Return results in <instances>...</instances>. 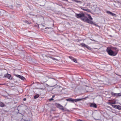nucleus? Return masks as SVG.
Masks as SVG:
<instances>
[{
  "instance_id": "36",
  "label": "nucleus",
  "mask_w": 121,
  "mask_h": 121,
  "mask_svg": "<svg viewBox=\"0 0 121 121\" xmlns=\"http://www.w3.org/2000/svg\"><path fill=\"white\" fill-rule=\"evenodd\" d=\"M37 26V25H34V26L35 27H36V26Z\"/></svg>"
},
{
  "instance_id": "2",
  "label": "nucleus",
  "mask_w": 121,
  "mask_h": 121,
  "mask_svg": "<svg viewBox=\"0 0 121 121\" xmlns=\"http://www.w3.org/2000/svg\"><path fill=\"white\" fill-rule=\"evenodd\" d=\"M113 49L116 51L114 52L110 48H108L106 51L108 54L110 56H115L116 55L118 51V50L116 48H114Z\"/></svg>"
},
{
  "instance_id": "40",
  "label": "nucleus",
  "mask_w": 121,
  "mask_h": 121,
  "mask_svg": "<svg viewBox=\"0 0 121 121\" xmlns=\"http://www.w3.org/2000/svg\"><path fill=\"white\" fill-rule=\"evenodd\" d=\"M47 28H45V29H47Z\"/></svg>"
},
{
  "instance_id": "35",
  "label": "nucleus",
  "mask_w": 121,
  "mask_h": 121,
  "mask_svg": "<svg viewBox=\"0 0 121 121\" xmlns=\"http://www.w3.org/2000/svg\"><path fill=\"white\" fill-rule=\"evenodd\" d=\"M55 96L54 95H53L52 96V98H54L55 97Z\"/></svg>"
},
{
  "instance_id": "26",
  "label": "nucleus",
  "mask_w": 121,
  "mask_h": 121,
  "mask_svg": "<svg viewBox=\"0 0 121 121\" xmlns=\"http://www.w3.org/2000/svg\"><path fill=\"white\" fill-rule=\"evenodd\" d=\"M3 15V14L0 11V16H2Z\"/></svg>"
},
{
  "instance_id": "27",
  "label": "nucleus",
  "mask_w": 121,
  "mask_h": 121,
  "mask_svg": "<svg viewBox=\"0 0 121 121\" xmlns=\"http://www.w3.org/2000/svg\"><path fill=\"white\" fill-rule=\"evenodd\" d=\"M91 88V87H87L86 88V89L87 90H89L90 89V88Z\"/></svg>"
},
{
  "instance_id": "6",
  "label": "nucleus",
  "mask_w": 121,
  "mask_h": 121,
  "mask_svg": "<svg viewBox=\"0 0 121 121\" xmlns=\"http://www.w3.org/2000/svg\"><path fill=\"white\" fill-rule=\"evenodd\" d=\"M4 76L5 77H7L8 79L10 80H12V77H11V75L10 74H8V73L6 74Z\"/></svg>"
},
{
  "instance_id": "37",
  "label": "nucleus",
  "mask_w": 121,
  "mask_h": 121,
  "mask_svg": "<svg viewBox=\"0 0 121 121\" xmlns=\"http://www.w3.org/2000/svg\"><path fill=\"white\" fill-rule=\"evenodd\" d=\"M41 25V26H44V25Z\"/></svg>"
},
{
  "instance_id": "16",
  "label": "nucleus",
  "mask_w": 121,
  "mask_h": 121,
  "mask_svg": "<svg viewBox=\"0 0 121 121\" xmlns=\"http://www.w3.org/2000/svg\"><path fill=\"white\" fill-rule=\"evenodd\" d=\"M25 23H26L27 24H31V22H29L28 21H25Z\"/></svg>"
},
{
  "instance_id": "12",
  "label": "nucleus",
  "mask_w": 121,
  "mask_h": 121,
  "mask_svg": "<svg viewBox=\"0 0 121 121\" xmlns=\"http://www.w3.org/2000/svg\"><path fill=\"white\" fill-rule=\"evenodd\" d=\"M116 102L115 101L114 102H109V104L111 105H113V104H116Z\"/></svg>"
},
{
  "instance_id": "3",
  "label": "nucleus",
  "mask_w": 121,
  "mask_h": 121,
  "mask_svg": "<svg viewBox=\"0 0 121 121\" xmlns=\"http://www.w3.org/2000/svg\"><path fill=\"white\" fill-rule=\"evenodd\" d=\"M55 104L57 108H59L62 111H66L68 112H70V111L69 110H68L66 108H64L63 106L59 104L56 103Z\"/></svg>"
},
{
  "instance_id": "28",
  "label": "nucleus",
  "mask_w": 121,
  "mask_h": 121,
  "mask_svg": "<svg viewBox=\"0 0 121 121\" xmlns=\"http://www.w3.org/2000/svg\"><path fill=\"white\" fill-rule=\"evenodd\" d=\"M115 105H114L113 104L111 105L114 108Z\"/></svg>"
},
{
  "instance_id": "17",
  "label": "nucleus",
  "mask_w": 121,
  "mask_h": 121,
  "mask_svg": "<svg viewBox=\"0 0 121 121\" xmlns=\"http://www.w3.org/2000/svg\"><path fill=\"white\" fill-rule=\"evenodd\" d=\"M72 60L73 61H74V62L75 63H77V60L75 58H73V59Z\"/></svg>"
},
{
  "instance_id": "13",
  "label": "nucleus",
  "mask_w": 121,
  "mask_h": 121,
  "mask_svg": "<svg viewBox=\"0 0 121 121\" xmlns=\"http://www.w3.org/2000/svg\"><path fill=\"white\" fill-rule=\"evenodd\" d=\"M39 94H37L34 96V98L35 99H36L38 98V97H39Z\"/></svg>"
},
{
  "instance_id": "42",
  "label": "nucleus",
  "mask_w": 121,
  "mask_h": 121,
  "mask_svg": "<svg viewBox=\"0 0 121 121\" xmlns=\"http://www.w3.org/2000/svg\"><path fill=\"white\" fill-rule=\"evenodd\" d=\"M73 1V0H72Z\"/></svg>"
},
{
  "instance_id": "23",
  "label": "nucleus",
  "mask_w": 121,
  "mask_h": 121,
  "mask_svg": "<svg viewBox=\"0 0 121 121\" xmlns=\"http://www.w3.org/2000/svg\"><path fill=\"white\" fill-rule=\"evenodd\" d=\"M73 1H75V2H77V3H78V2H81L82 3V2H81L80 1H78L77 0H73Z\"/></svg>"
},
{
  "instance_id": "11",
  "label": "nucleus",
  "mask_w": 121,
  "mask_h": 121,
  "mask_svg": "<svg viewBox=\"0 0 121 121\" xmlns=\"http://www.w3.org/2000/svg\"><path fill=\"white\" fill-rule=\"evenodd\" d=\"M5 106V105L2 102H0V106L1 107H4Z\"/></svg>"
},
{
  "instance_id": "9",
  "label": "nucleus",
  "mask_w": 121,
  "mask_h": 121,
  "mask_svg": "<svg viewBox=\"0 0 121 121\" xmlns=\"http://www.w3.org/2000/svg\"><path fill=\"white\" fill-rule=\"evenodd\" d=\"M111 95L113 96H116L117 97V93H115L113 92H111Z\"/></svg>"
},
{
  "instance_id": "29",
  "label": "nucleus",
  "mask_w": 121,
  "mask_h": 121,
  "mask_svg": "<svg viewBox=\"0 0 121 121\" xmlns=\"http://www.w3.org/2000/svg\"><path fill=\"white\" fill-rule=\"evenodd\" d=\"M117 105H115V107H114V108L116 109H117Z\"/></svg>"
},
{
  "instance_id": "24",
  "label": "nucleus",
  "mask_w": 121,
  "mask_h": 121,
  "mask_svg": "<svg viewBox=\"0 0 121 121\" xmlns=\"http://www.w3.org/2000/svg\"><path fill=\"white\" fill-rule=\"evenodd\" d=\"M86 11H87L88 12H90L91 11L89 9H87L86 10Z\"/></svg>"
},
{
  "instance_id": "22",
  "label": "nucleus",
  "mask_w": 121,
  "mask_h": 121,
  "mask_svg": "<svg viewBox=\"0 0 121 121\" xmlns=\"http://www.w3.org/2000/svg\"><path fill=\"white\" fill-rule=\"evenodd\" d=\"M85 8L82 7V8H81V9H82L83 10L86 11V10H87V9H85L84 8Z\"/></svg>"
},
{
  "instance_id": "32",
  "label": "nucleus",
  "mask_w": 121,
  "mask_h": 121,
  "mask_svg": "<svg viewBox=\"0 0 121 121\" xmlns=\"http://www.w3.org/2000/svg\"><path fill=\"white\" fill-rule=\"evenodd\" d=\"M108 67L109 68H111V67L110 65L108 66Z\"/></svg>"
},
{
  "instance_id": "7",
  "label": "nucleus",
  "mask_w": 121,
  "mask_h": 121,
  "mask_svg": "<svg viewBox=\"0 0 121 121\" xmlns=\"http://www.w3.org/2000/svg\"><path fill=\"white\" fill-rule=\"evenodd\" d=\"M106 12L108 14H110L111 15L113 16H115V17H116V14L113 13L112 12L109 11H107Z\"/></svg>"
},
{
  "instance_id": "41",
  "label": "nucleus",
  "mask_w": 121,
  "mask_h": 121,
  "mask_svg": "<svg viewBox=\"0 0 121 121\" xmlns=\"http://www.w3.org/2000/svg\"><path fill=\"white\" fill-rule=\"evenodd\" d=\"M39 25H38V28H39Z\"/></svg>"
},
{
  "instance_id": "5",
  "label": "nucleus",
  "mask_w": 121,
  "mask_h": 121,
  "mask_svg": "<svg viewBox=\"0 0 121 121\" xmlns=\"http://www.w3.org/2000/svg\"><path fill=\"white\" fill-rule=\"evenodd\" d=\"M15 76L16 77H18L19 78H20L22 80H25L26 79L25 77H24L22 76H21L20 75H16L15 74Z\"/></svg>"
},
{
  "instance_id": "10",
  "label": "nucleus",
  "mask_w": 121,
  "mask_h": 121,
  "mask_svg": "<svg viewBox=\"0 0 121 121\" xmlns=\"http://www.w3.org/2000/svg\"><path fill=\"white\" fill-rule=\"evenodd\" d=\"M45 56L46 57H47L48 58V57L52 59L53 60H57V59L55 58H53V57H52L51 56H47V55H45Z\"/></svg>"
},
{
  "instance_id": "33",
  "label": "nucleus",
  "mask_w": 121,
  "mask_h": 121,
  "mask_svg": "<svg viewBox=\"0 0 121 121\" xmlns=\"http://www.w3.org/2000/svg\"><path fill=\"white\" fill-rule=\"evenodd\" d=\"M78 121H82L80 119H79L78 120Z\"/></svg>"
},
{
  "instance_id": "25",
  "label": "nucleus",
  "mask_w": 121,
  "mask_h": 121,
  "mask_svg": "<svg viewBox=\"0 0 121 121\" xmlns=\"http://www.w3.org/2000/svg\"><path fill=\"white\" fill-rule=\"evenodd\" d=\"M54 99L53 98H51L50 99H49V100L50 101H51L52 100Z\"/></svg>"
},
{
  "instance_id": "31",
  "label": "nucleus",
  "mask_w": 121,
  "mask_h": 121,
  "mask_svg": "<svg viewBox=\"0 0 121 121\" xmlns=\"http://www.w3.org/2000/svg\"><path fill=\"white\" fill-rule=\"evenodd\" d=\"M26 100V98H24L23 99V100L24 101H25Z\"/></svg>"
},
{
  "instance_id": "20",
  "label": "nucleus",
  "mask_w": 121,
  "mask_h": 121,
  "mask_svg": "<svg viewBox=\"0 0 121 121\" xmlns=\"http://www.w3.org/2000/svg\"><path fill=\"white\" fill-rule=\"evenodd\" d=\"M121 96V93H117V97Z\"/></svg>"
},
{
  "instance_id": "19",
  "label": "nucleus",
  "mask_w": 121,
  "mask_h": 121,
  "mask_svg": "<svg viewBox=\"0 0 121 121\" xmlns=\"http://www.w3.org/2000/svg\"><path fill=\"white\" fill-rule=\"evenodd\" d=\"M69 57L70 59H71L72 60L73 59V58H74L73 57L71 56H69Z\"/></svg>"
},
{
  "instance_id": "8",
  "label": "nucleus",
  "mask_w": 121,
  "mask_h": 121,
  "mask_svg": "<svg viewBox=\"0 0 121 121\" xmlns=\"http://www.w3.org/2000/svg\"><path fill=\"white\" fill-rule=\"evenodd\" d=\"M90 105V107H93L94 108H96L97 107L96 104L95 103H91Z\"/></svg>"
},
{
  "instance_id": "4",
  "label": "nucleus",
  "mask_w": 121,
  "mask_h": 121,
  "mask_svg": "<svg viewBox=\"0 0 121 121\" xmlns=\"http://www.w3.org/2000/svg\"><path fill=\"white\" fill-rule=\"evenodd\" d=\"M83 99V98L78 99H72L71 98L67 99L66 100L69 101L70 102L74 103V102H76L82 100Z\"/></svg>"
},
{
  "instance_id": "18",
  "label": "nucleus",
  "mask_w": 121,
  "mask_h": 121,
  "mask_svg": "<svg viewBox=\"0 0 121 121\" xmlns=\"http://www.w3.org/2000/svg\"><path fill=\"white\" fill-rule=\"evenodd\" d=\"M117 109L119 110L121 109V106L119 105H117Z\"/></svg>"
},
{
  "instance_id": "15",
  "label": "nucleus",
  "mask_w": 121,
  "mask_h": 121,
  "mask_svg": "<svg viewBox=\"0 0 121 121\" xmlns=\"http://www.w3.org/2000/svg\"><path fill=\"white\" fill-rule=\"evenodd\" d=\"M80 45H81L83 47H85L86 46V45L84 43H81Z\"/></svg>"
},
{
  "instance_id": "39",
  "label": "nucleus",
  "mask_w": 121,
  "mask_h": 121,
  "mask_svg": "<svg viewBox=\"0 0 121 121\" xmlns=\"http://www.w3.org/2000/svg\"><path fill=\"white\" fill-rule=\"evenodd\" d=\"M46 82V81H44V82H43H43Z\"/></svg>"
},
{
  "instance_id": "14",
  "label": "nucleus",
  "mask_w": 121,
  "mask_h": 121,
  "mask_svg": "<svg viewBox=\"0 0 121 121\" xmlns=\"http://www.w3.org/2000/svg\"><path fill=\"white\" fill-rule=\"evenodd\" d=\"M87 15L88 16V18L90 19L91 20H92V18L91 17V15H89L88 14H87Z\"/></svg>"
},
{
  "instance_id": "38",
  "label": "nucleus",
  "mask_w": 121,
  "mask_h": 121,
  "mask_svg": "<svg viewBox=\"0 0 121 121\" xmlns=\"http://www.w3.org/2000/svg\"><path fill=\"white\" fill-rule=\"evenodd\" d=\"M11 6V7H12V8L13 7V6L11 5V6Z\"/></svg>"
},
{
  "instance_id": "1",
  "label": "nucleus",
  "mask_w": 121,
  "mask_h": 121,
  "mask_svg": "<svg viewBox=\"0 0 121 121\" xmlns=\"http://www.w3.org/2000/svg\"><path fill=\"white\" fill-rule=\"evenodd\" d=\"M75 17L78 18H81L83 21L93 24V22L90 20L87 17L85 16V14L82 13L80 12L79 13H75Z\"/></svg>"
},
{
  "instance_id": "21",
  "label": "nucleus",
  "mask_w": 121,
  "mask_h": 121,
  "mask_svg": "<svg viewBox=\"0 0 121 121\" xmlns=\"http://www.w3.org/2000/svg\"><path fill=\"white\" fill-rule=\"evenodd\" d=\"M87 49H90L91 48L89 47L88 46L86 45V46L85 47Z\"/></svg>"
},
{
  "instance_id": "34",
  "label": "nucleus",
  "mask_w": 121,
  "mask_h": 121,
  "mask_svg": "<svg viewBox=\"0 0 121 121\" xmlns=\"http://www.w3.org/2000/svg\"><path fill=\"white\" fill-rule=\"evenodd\" d=\"M56 85H57L56 84L55 85H54V86H51V87H54L55 86H56Z\"/></svg>"
},
{
  "instance_id": "30",
  "label": "nucleus",
  "mask_w": 121,
  "mask_h": 121,
  "mask_svg": "<svg viewBox=\"0 0 121 121\" xmlns=\"http://www.w3.org/2000/svg\"><path fill=\"white\" fill-rule=\"evenodd\" d=\"M87 4L86 6H89V5H90V4H89V3H88L87 4Z\"/></svg>"
}]
</instances>
